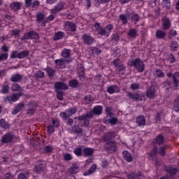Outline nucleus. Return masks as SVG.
I'll use <instances>...</instances> for the list:
<instances>
[{
  "instance_id": "53",
  "label": "nucleus",
  "mask_w": 179,
  "mask_h": 179,
  "mask_svg": "<svg viewBox=\"0 0 179 179\" xmlns=\"http://www.w3.org/2000/svg\"><path fill=\"white\" fill-rule=\"evenodd\" d=\"M172 51H178V43L176 41H172L170 45Z\"/></svg>"
},
{
  "instance_id": "21",
  "label": "nucleus",
  "mask_w": 179,
  "mask_h": 179,
  "mask_svg": "<svg viewBox=\"0 0 179 179\" xmlns=\"http://www.w3.org/2000/svg\"><path fill=\"white\" fill-rule=\"evenodd\" d=\"M28 36L29 37V40H34L35 43H38L40 36H38L37 32L34 31H28Z\"/></svg>"
},
{
  "instance_id": "3",
  "label": "nucleus",
  "mask_w": 179,
  "mask_h": 179,
  "mask_svg": "<svg viewBox=\"0 0 179 179\" xmlns=\"http://www.w3.org/2000/svg\"><path fill=\"white\" fill-rule=\"evenodd\" d=\"M130 66H134L137 71L142 73L145 71V63L141 59V58H136L131 61Z\"/></svg>"
},
{
  "instance_id": "62",
  "label": "nucleus",
  "mask_w": 179,
  "mask_h": 179,
  "mask_svg": "<svg viewBox=\"0 0 179 179\" xmlns=\"http://www.w3.org/2000/svg\"><path fill=\"white\" fill-rule=\"evenodd\" d=\"M155 74L157 76V78H164V73H163V71L160 69H157L155 71Z\"/></svg>"
},
{
  "instance_id": "34",
  "label": "nucleus",
  "mask_w": 179,
  "mask_h": 179,
  "mask_svg": "<svg viewBox=\"0 0 179 179\" xmlns=\"http://www.w3.org/2000/svg\"><path fill=\"white\" fill-rule=\"evenodd\" d=\"M122 157L124 160L127 162V163H131V162H132L133 160L132 155H131V153H129V152L127 150L123 151Z\"/></svg>"
},
{
  "instance_id": "60",
  "label": "nucleus",
  "mask_w": 179,
  "mask_h": 179,
  "mask_svg": "<svg viewBox=\"0 0 179 179\" xmlns=\"http://www.w3.org/2000/svg\"><path fill=\"white\" fill-rule=\"evenodd\" d=\"M63 157H64V160L65 162H71V160H72V159H73L72 155H71L69 153L64 154Z\"/></svg>"
},
{
  "instance_id": "48",
  "label": "nucleus",
  "mask_w": 179,
  "mask_h": 179,
  "mask_svg": "<svg viewBox=\"0 0 179 179\" xmlns=\"http://www.w3.org/2000/svg\"><path fill=\"white\" fill-rule=\"evenodd\" d=\"M84 101L86 104H90L94 101V98L92 95H86L84 97Z\"/></svg>"
},
{
  "instance_id": "12",
  "label": "nucleus",
  "mask_w": 179,
  "mask_h": 179,
  "mask_svg": "<svg viewBox=\"0 0 179 179\" xmlns=\"http://www.w3.org/2000/svg\"><path fill=\"white\" fill-rule=\"evenodd\" d=\"M87 118L90 119V117H87V113H85V115L75 117L74 120H78V121H84L83 126L89 127V125H90V120Z\"/></svg>"
},
{
  "instance_id": "54",
  "label": "nucleus",
  "mask_w": 179,
  "mask_h": 179,
  "mask_svg": "<svg viewBox=\"0 0 179 179\" xmlns=\"http://www.w3.org/2000/svg\"><path fill=\"white\" fill-rule=\"evenodd\" d=\"M176 36L177 31L174 29H171L168 33V38H169L170 40H173V38H174V37H176Z\"/></svg>"
},
{
  "instance_id": "13",
  "label": "nucleus",
  "mask_w": 179,
  "mask_h": 179,
  "mask_svg": "<svg viewBox=\"0 0 179 179\" xmlns=\"http://www.w3.org/2000/svg\"><path fill=\"white\" fill-rule=\"evenodd\" d=\"M25 8H38L40 6V1L38 0H24Z\"/></svg>"
},
{
  "instance_id": "30",
  "label": "nucleus",
  "mask_w": 179,
  "mask_h": 179,
  "mask_svg": "<svg viewBox=\"0 0 179 179\" xmlns=\"http://www.w3.org/2000/svg\"><path fill=\"white\" fill-rule=\"evenodd\" d=\"M23 79V76L19 74V73H15L13 74L11 78H10V82H13L14 83H17L20 82Z\"/></svg>"
},
{
  "instance_id": "10",
  "label": "nucleus",
  "mask_w": 179,
  "mask_h": 179,
  "mask_svg": "<svg viewBox=\"0 0 179 179\" xmlns=\"http://www.w3.org/2000/svg\"><path fill=\"white\" fill-rule=\"evenodd\" d=\"M127 96L134 101H142V100H143V96L138 93L134 94L132 92H127Z\"/></svg>"
},
{
  "instance_id": "23",
  "label": "nucleus",
  "mask_w": 179,
  "mask_h": 179,
  "mask_svg": "<svg viewBox=\"0 0 179 179\" xmlns=\"http://www.w3.org/2000/svg\"><path fill=\"white\" fill-rule=\"evenodd\" d=\"M10 8L12 9V10L17 12V10H20V9H22V3L18 1H13L10 4Z\"/></svg>"
},
{
  "instance_id": "7",
  "label": "nucleus",
  "mask_w": 179,
  "mask_h": 179,
  "mask_svg": "<svg viewBox=\"0 0 179 179\" xmlns=\"http://www.w3.org/2000/svg\"><path fill=\"white\" fill-rule=\"evenodd\" d=\"M13 139H15V134L9 132L2 136L1 143L2 145L5 143H10L11 142H13Z\"/></svg>"
},
{
  "instance_id": "16",
  "label": "nucleus",
  "mask_w": 179,
  "mask_h": 179,
  "mask_svg": "<svg viewBox=\"0 0 179 179\" xmlns=\"http://www.w3.org/2000/svg\"><path fill=\"white\" fill-rule=\"evenodd\" d=\"M54 86L55 90H68L69 89L68 85L64 82H56Z\"/></svg>"
},
{
  "instance_id": "49",
  "label": "nucleus",
  "mask_w": 179,
  "mask_h": 179,
  "mask_svg": "<svg viewBox=\"0 0 179 179\" xmlns=\"http://www.w3.org/2000/svg\"><path fill=\"white\" fill-rule=\"evenodd\" d=\"M128 17L134 22H138V20H141V16H139V15L136 13H130Z\"/></svg>"
},
{
  "instance_id": "52",
  "label": "nucleus",
  "mask_w": 179,
  "mask_h": 179,
  "mask_svg": "<svg viewBox=\"0 0 179 179\" xmlns=\"http://www.w3.org/2000/svg\"><path fill=\"white\" fill-rule=\"evenodd\" d=\"M63 58H69L71 57V50L69 49H64L62 51L61 54Z\"/></svg>"
},
{
  "instance_id": "58",
  "label": "nucleus",
  "mask_w": 179,
  "mask_h": 179,
  "mask_svg": "<svg viewBox=\"0 0 179 179\" xmlns=\"http://www.w3.org/2000/svg\"><path fill=\"white\" fill-rule=\"evenodd\" d=\"M44 17H45V15H44V13H37L36 14V22H43L44 20Z\"/></svg>"
},
{
  "instance_id": "36",
  "label": "nucleus",
  "mask_w": 179,
  "mask_h": 179,
  "mask_svg": "<svg viewBox=\"0 0 179 179\" xmlns=\"http://www.w3.org/2000/svg\"><path fill=\"white\" fill-rule=\"evenodd\" d=\"M45 71L47 72L48 78H54L55 76V72H57V70L51 67H47L45 69Z\"/></svg>"
},
{
  "instance_id": "47",
  "label": "nucleus",
  "mask_w": 179,
  "mask_h": 179,
  "mask_svg": "<svg viewBox=\"0 0 179 179\" xmlns=\"http://www.w3.org/2000/svg\"><path fill=\"white\" fill-rule=\"evenodd\" d=\"M29 52L28 50H24L18 53L17 58L19 59H23V58H26V57H29Z\"/></svg>"
},
{
  "instance_id": "56",
  "label": "nucleus",
  "mask_w": 179,
  "mask_h": 179,
  "mask_svg": "<svg viewBox=\"0 0 179 179\" xmlns=\"http://www.w3.org/2000/svg\"><path fill=\"white\" fill-rule=\"evenodd\" d=\"M10 90V87H9V84H4L2 86L1 93H3V94H6L7 93H9Z\"/></svg>"
},
{
  "instance_id": "38",
  "label": "nucleus",
  "mask_w": 179,
  "mask_h": 179,
  "mask_svg": "<svg viewBox=\"0 0 179 179\" xmlns=\"http://www.w3.org/2000/svg\"><path fill=\"white\" fill-rule=\"evenodd\" d=\"M0 127L3 129H9L10 128V124L8 123L5 119L0 120Z\"/></svg>"
},
{
  "instance_id": "35",
  "label": "nucleus",
  "mask_w": 179,
  "mask_h": 179,
  "mask_svg": "<svg viewBox=\"0 0 179 179\" xmlns=\"http://www.w3.org/2000/svg\"><path fill=\"white\" fill-rule=\"evenodd\" d=\"M11 90L12 92H19V93H22V92H23V87H21L17 83H13Z\"/></svg>"
},
{
  "instance_id": "19",
  "label": "nucleus",
  "mask_w": 179,
  "mask_h": 179,
  "mask_svg": "<svg viewBox=\"0 0 179 179\" xmlns=\"http://www.w3.org/2000/svg\"><path fill=\"white\" fill-rule=\"evenodd\" d=\"M157 146H154L150 152H148L149 160H152V162H155V159H156V156H157Z\"/></svg>"
},
{
  "instance_id": "20",
  "label": "nucleus",
  "mask_w": 179,
  "mask_h": 179,
  "mask_svg": "<svg viewBox=\"0 0 179 179\" xmlns=\"http://www.w3.org/2000/svg\"><path fill=\"white\" fill-rule=\"evenodd\" d=\"M127 36L129 37V40H135V38L138 37V30H136V29L131 28L129 29Z\"/></svg>"
},
{
  "instance_id": "64",
  "label": "nucleus",
  "mask_w": 179,
  "mask_h": 179,
  "mask_svg": "<svg viewBox=\"0 0 179 179\" xmlns=\"http://www.w3.org/2000/svg\"><path fill=\"white\" fill-rule=\"evenodd\" d=\"M173 110L176 113L179 112V102L176 100H175L173 102Z\"/></svg>"
},
{
  "instance_id": "41",
  "label": "nucleus",
  "mask_w": 179,
  "mask_h": 179,
  "mask_svg": "<svg viewBox=\"0 0 179 179\" xmlns=\"http://www.w3.org/2000/svg\"><path fill=\"white\" fill-rule=\"evenodd\" d=\"M57 66H58L59 68L64 69V68H66V64H65V61L62 60V59H56L55 61Z\"/></svg>"
},
{
  "instance_id": "6",
  "label": "nucleus",
  "mask_w": 179,
  "mask_h": 179,
  "mask_svg": "<svg viewBox=\"0 0 179 179\" xmlns=\"http://www.w3.org/2000/svg\"><path fill=\"white\" fill-rule=\"evenodd\" d=\"M23 95V92H18V93H14L10 96H8L4 98V101H8V103H15V101H17L20 99V97H22Z\"/></svg>"
},
{
  "instance_id": "9",
  "label": "nucleus",
  "mask_w": 179,
  "mask_h": 179,
  "mask_svg": "<svg viewBox=\"0 0 179 179\" xmlns=\"http://www.w3.org/2000/svg\"><path fill=\"white\" fill-rule=\"evenodd\" d=\"M65 1H59L53 9L50 10V13H52L53 15H57V13H59V12H61V10H63V9H65Z\"/></svg>"
},
{
  "instance_id": "25",
  "label": "nucleus",
  "mask_w": 179,
  "mask_h": 179,
  "mask_svg": "<svg viewBox=\"0 0 179 179\" xmlns=\"http://www.w3.org/2000/svg\"><path fill=\"white\" fill-rule=\"evenodd\" d=\"M94 153V149L90 148H85L83 150V155L84 157H90V156H93Z\"/></svg>"
},
{
  "instance_id": "57",
  "label": "nucleus",
  "mask_w": 179,
  "mask_h": 179,
  "mask_svg": "<svg viewBox=\"0 0 179 179\" xmlns=\"http://www.w3.org/2000/svg\"><path fill=\"white\" fill-rule=\"evenodd\" d=\"M166 149H167V145L162 146L158 151L159 155H160V156H166Z\"/></svg>"
},
{
  "instance_id": "1",
  "label": "nucleus",
  "mask_w": 179,
  "mask_h": 179,
  "mask_svg": "<svg viewBox=\"0 0 179 179\" xmlns=\"http://www.w3.org/2000/svg\"><path fill=\"white\" fill-rule=\"evenodd\" d=\"M94 27L96 31H98L99 34H100L101 36H106V37H108V36H110L111 30L114 29V26H113V24H110L106 25L105 27H102L99 22L95 23Z\"/></svg>"
},
{
  "instance_id": "46",
  "label": "nucleus",
  "mask_w": 179,
  "mask_h": 179,
  "mask_svg": "<svg viewBox=\"0 0 179 179\" xmlns=\"http://www.w3.org/2000/svg\"><path fill=\"white\" fill-rule=\"evenodd\" d=\"M162 6L169 10L171 8V2L170 0H162Z\"/></svg>"
},
{
  "instance_id": "18",
  "label": "nucleus",
  "mask_w": 179,
  "mask_h": 179,
  "mask_svg": "<svg viewBox=\"0 0 179 179\" xmlns=\"http://www.w3.org/2000/svg\"><path fill=\"white\" fill-rule=\"evenodd\" d=\"M172 83L175 90H178L179 86V72L176 71L173 74Z\"/></svg>"
},
{
  "instance_id": "39",
  "label": "nucleus",
  "mask_w": 179,
  "mask_h": 179,
  "mask_svg": "<svg viewBox=\"0 0 179 179\" xmlns=\"http://www.w3.org/2000/svg\"><path fill=\"white\" fill-rule=\"evenodd\" d=\"M78 78L80 82H85V68L80 67L78 69Z\"/></svg>"
},
{
  "instance_id": "61",
  "label": "nucleus",
  "mask_w": 179,
  "mask_h": 179,
  "mask_svg": "<svg viewBox=\"0 0 179 179\" xmlns=\"http://www.w3.org/2000/svg\"><path fill=\"white\" fill-rule=\"evenodd\" d=\"M9 55L8 54V52L0 54V62H2V61H6Z\"/></svg>"
},
{
  "instance_id": "2",
  "label": "nucleus",
  "mask_w": 179,
  "mask_h": 179,
  "mask_svg": "<svg viewBox=\"0 0 179 179\" xmlns=\"http://www.w3.org/2000/svg\"><path fill=\"white\" fill-rule=\"evenodd\" d=\"M112 64L119 75H125V73L127 72V66H125V64L121 62V59L119 58L115 59L112 62Z\"/></svg>"
},
{
  "instance_id": "55",
  "label": "nucleus",
  "mask_w": 179,
  "mask_h": 179,
  "mask_svg": "<svg viewBox=\"0 0 179 179\" xmlns=\"http://www.w3.org/2000/svg\"><path fill=\"white\" fill-rule=\"evenodd\" d=\"M55 92L57 93V99L62 101V100H64V94H65V92L60 90H55Z\"/></svg>"
},
{
  "instance_id": "22",
  "label": "nucleus",
  "mask_w": 179,
  "mask_h": 179,
  "mask_svg": "<svg viewBox=\"0 0 179 179\" xmlns=\"http://www.w3.org/2000/svg\"><path fill=\"white\" fill-rule=\"evenodd\" d=\"M121 90L117 85H110L107 87V92L109 94H114V93H120Z\"/></svg>"
},
{
  "instance_id": "24",
  "label": "nucleus",
  "mask_w": 179,
  "mask_h": 179,
  "mask_svg": "<svg viewBox=\"0 0 179 179\" xmlns=\"http://www.w3.org/2000/svg\"><path fill=\"white\" fill-rule=\"evenodd\" d=\"M24 108V102H20V103H17L13 110L12 111V114H13L14 115H16V114H17V113H19L20 111H22V110H23Z\"/></svg>"
},
{
  "instance_id": "59",
  "label": "nucleus",
  "mask_w": 179,
  "mask_h": 179,
  "mask_svg": "<svg viewBox=\"0 0 179 179\" xmlns=\"http://www.w3.org/2000/svg\"><path fill=\"white\" fill-rule=\"evenodd\" d=\"M91 51L93 55H100L101 54V50L97 48H91Z\"/></svg>"
},
{
  "instance_id": "42",
  "label": "nucleus",
  "mask_w": 179,
  "mask_h": 179,
  "mask_svg": "<svg viewBox=\"0 0 179 179\" xmlns=\"http://www.w3.org/2000/svg\"><path fill=\"white\" fill-rule=\"evenodd\" d=\"M166 171H167V173H169V176H171V177H174V176H176V174L177 173V171H178V170L177 169V168L168 167L166 169Z\"/></svg>"
},
{
  "instance_id": "50",
  "label": "nucleus",
  "mask_w": 179,
  "mask_h": 179,
  "mask_svg": "<svg viewBox=\"0 0 179 179\" xmlns=\"http://www.w3.org/2000/svg\"><path fill=\"white\" fill-rule=\"evenodd\" d=\"M72 131L73 134H82L83 129L80 128L78 125H74L72 127Z\"/></svg>"
},
{
  "instance_id": "5",
  "label": "nucleus",
  "mask_w": 179,
  "mask_h": 179,
  "mask_svg": "<svg viewBox=\"0 0 179 179\" xmlns=\"http://www.w3.org/2000/svg\"><path fill=\"white\" fill-rule=\"evenodd\" d=\"M103 113V106H97L94 107L93 110L87 113V117L92 118L94 115H100Z\"/></svg>"
},
{
  "instance_id": "51",
  "label": "nucleus",
  "mask_w": 179,
  "mask_h": 179,
  "mask_svg": "<svg viewBox=\"0 0 179 179\" xmlns=\"http://www.w3.org/2000/svg\"><path fill=\"white\" fill-rule=\"evenodd\" d=\"M54 151V147L52 145H45L43 148V153L51 154Z\"/></svg>"
},
{
  "instance_id": "63",
  "label": "nucleus",
  "mask_w": 179,
  "mask_h": 179,
  "mask_svg": "<svg viewBox=\"0 0 179 179\" xmlns=\"http://www.w3.org/2000/svg\"><path fill=\"white\" fill-rule=\"evenodd\" d=\"M3 179H15V176H13V173L8 172L4 175Z\"/></svg>"
},
{
  "instance_id": "33",
  "label": "nucleus",
  "mask_w": 179,
  "mask_h": 179,
  "mask_svg": "<svg viewBox=\"0 0 179 179\" xmlns=\"http://www.w3.org/2000/svg\"><path fill=\"white\" fill-rule=\"evenodd\" d=\"M143 174L141 172H138V173H131L127 175L128 179H143Z\"/></svg>"
},
{
  "instance_id": "14",
  "label": "nucleus",
  "mask_w": 179,
  "mask_h": 179,
  "mask_svg": "<svg viewBox=\"0 0 179 179\" xmlns=\"http://www.w3.org/2000/svg\"><path fill=\"white\" fill-rule=\"evenodd\" d=\"M63 26L65 30H68V31H76V25L72 22L66 21Z\"/></svg>"
},
{
  "instance_id": "15",
  "label": "nucleus",
  "mask_w": 179,
  "mask_h": 179,
  "mask_svg": "<svg viewBox=\"0 0 179 179\" xmlns=\"http://www.w3.org/2000/svg\"><path fill=\"white\" fill-rule=\"evenodd\" d=\"M146 96L148 99H155L156 97V90L155 89V85H151L147 87Z\"/></svg>"
},
{
  "instance_id": "4",
  "label": "nucleus",
  "mask_w": 179,
  "mask_h": 179,
  "mask_svg": "<svg viewBox=\"0 0 179 179\" xmlns=\"http://www.w3.org/2000/svg\"><path fill=\"white\" fill-rule=\"evenodd\" d=\"M104 149L107 153H114L117 150V143L114 141H110L104 145Z\"/></svg>"
},
{
  "instance_id": "45",
  "label": "nucleus",
  "mask_w": 179,
  "mask_h": 179,
  "mask_svg": "<svg viewBox=\"0 0 179 179\" xmlns=\"http://www.w3.org/2000/svg\"><path fill=\"white\" fill-rule=\"evenodd\" d=\"M78 170H79V166L73 165L68 169V173L69 174H76V173H78Z\"/></svg>"
},
{
  "instance_id": "40",
  "label": "nucleus",
  "mask_w": 179,
  "mask_h": 179,
  "mask_svg": "<svg viewBox=\"0 0 179 179\" xmlns=\"http://www.w3.org/2000/svg\"><path fill=\"white\" fill-rule=\"evenodd\" d=\"M155 142L159 146L162 145V143H164V136H163L162 134H159L158 136H157Z\"/></svg>"
},
{
  "instance_id": "28",
  "label": "nucleus",
  "mask_w": 179,
  "mask_h": 179,
  "mask_svg": "<svg viewBox=\"0 0 179 179\" xmlns=\"http://www.w3.org/2000/svg\"><path fill=\"white\" fill-rule=\"evenodd\" d=\"M45 165L43 163H41L34 167V171L37 173V174H40L41 173H43V171H45Z\"/></svg>"
},
{
  "instance_id": "43",
  "label": "nucleus",
  "mask_w": 179,
  "mask_h": 179,
  "mask_svg": "<svg viewBox=\"0 0 179 179\" xmlns=\"http://www.w3.org/2000/svg\"><path fill=\"white\" fill-rule=\"evenodd\" d=\"M97 166L96 164H92L89 170L84 173V176H90V174H93L94 171H96Z\"/></svg>"
},
{
  "instance_id": "32",
  "label": "nucleus",
  "mask_w": 179,
  "mask_h": 179,
  "mask_svg": "<svg viewBox=\"0 0 179 179\" xmlns=\"http://www.w3.org/2000/svg\"><path fill=\"white\" fill-rule=\"evenodd\" d=\"M60 117H62L64 121H66L67 125H69L70 127H72L73 125V119L68 116H65V113L60 114Z\"/></svg>"
},
{
  "instance_id": "37",
  "label": "nucleus",
  "mask_w": 179,
  "mask_h": 179,
  "mask_svg": "<svg viewBox=\"0 0 179 179\" xmlns=\"http://www.w3.org/2000/svg\"><path fill=\"white\" fill-rule=\"evenodd\" d=\"M64 37H65V33L62 31H59L55 34L53 36V40H55V41H58V40H62Z\"/></svg>"
},
{
  "instance_id": "27",
  "label": "nucleus",
  "mask_w": 179,
  "mask_h": 179,
  "mask_svg": "<svg viewBox=\"0 0 179 179\" xmlns=\"http://www.w3.org/2000/svg\"><path fill=\"white\" fill-rule=\"evenodd\" d=\"M171 24L170 23V18L167 17H164L162 19V27L164 30H167L170 29Z\"/></svg>"
},
{
  "instance_id": "29",
  "label": "nucleus",
  "mask_w": 179,
  "mask_h": 179,
  "mask_svg": "<svg viewBox=\"0 0 179 179\" xmlns=\"http://www.w3.org/2000/svg\"><path fill=\"white\" fill-rule=\"evenodd\" d=\"M136 124H138V127H143L146 124V119L143 115H139L136 119Z\"/></svg>"
},
{
  "instance_id": "44",
  "label": "nucleus",
  "mask_w": 179,
  "mask_h": 179,
  "mask_svg": "<svg viewBox=\"0 0 179 179\" xmlns=\"http://www.w3.org/2000/svg\"><path fill=\"white\" fill-rule=\"evenodd\" d=\"M69 86L70 87H73L74 89H76V87H78V86H79V81L76 79L71 80L69 82Z\"/></svg>"
},
{
  "instance_id": "31",
  "label": "nucleus",
  "mask_w": 179,
  "mask_h": 179,
  "mask_svg": "<svg viewBox=\"0 0 179 179\" xmlns=\"http://www.w3.org/2000/svg\"><path fill=\"white\" fill-rule=\"evenodd\" d=\"M155 37L158 40H164V38H166V31L162 29L157 30L155 32Z\"/></svg>"
},
{
  "instance_id": "17",
  "label": "nucleus",
  "mask_w": 179,
  "mask_h": 179,
  "mask_svg": "<svg viewBox=\"0 0 179 179\" xmlns=\"http://www.w3.org/2000/svg\"><path fill=\"white\" fill-rule=\"evenodd\" d=\"M114 138H115V131H109L103 134L102 141L108 142V141H113Z\"/></svg>"
},
{
  "instance_id": "26",
  "label": "nucleus",
  "mask_w": 179,
  "mask_h": 179,
  "mask_svg": "<svg viewBox=\"0 0 179 179\" xmlns=\"http://www.w3.org/2000/svg\"><path fill=\"white\" fill-rule=\"evenodd\" d=\"M76 108L72 107L67 109L65 112H62L60 114H65V117H72L73 114H76Z\"/></svg>"
},
{
  "instance_id": "11",
  "label": "nucleus",
  "mask_w": 179,
  "mask_h": 179,
  "mask_svg": "<svg viewBox=\"0 0 179 179\" xmlns=\"http://www.w3.org/2000/svg\"><path fill=\"white\" fill-rule=\"evenodd\" d=\"M28 109L27 110V114L28 115H34L36 114V110L37 109V103L30 102L27 105Z\"/></svg>"
},
{
  "instance_id": "8",
  "label": "nucleus",
  "mask_w": 179,
  "mask_h": 179,
  "mask_svg": "<svg viewBox=\"0 0 179 179\" xmlns=\"http://www.w3.org/2000/svg\"><path fill=\"white\" fill-rule=\"evenodd\" d=\"M81 40L83 41V44L85 45H92V44H94L96 43V40L92 37V36L85 34L82 36Z\"/></svg>"
}]
</instances>
